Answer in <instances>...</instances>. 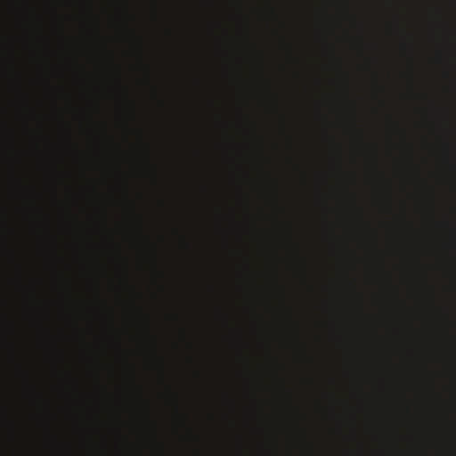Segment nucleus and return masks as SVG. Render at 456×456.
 I'll return each instance as SVG.
<instances>
[{"label":"nucleus","mask_w":456,"mask_h":456,"mask_svg":"<svg viewBox=\"0 0 456 456\" xmlns=\"http://www.w3.org/2000/svg\"><path fill=\"white\" fill-rule=\"evenodd\" d=\"M18 91L20 101V110L24 126L28 130V118L34 115V110L30 105V94L28 88V81L26 77L20 75L17 81Z\"/></svg>","instance_id":"f257e3e1"},{"label":"nucleus","mask_w":456,"mask_h":456,"mask_svg":"<svg viewBox=\"0 0 456 456\" xmlns=\"http://www.w3.org/2000/svg\"><path fill=\"white\" fill-rule=\"evenodd\" d=\"M20 373L22 378L26 392L28 393L30 395H34L36 394V389L31 382L30 371L23 364H20Z\"/></svg>","instance_id":"f03ea898"},{"label":"nucleus","mask_w":456,"mask_h":456,"mask_svg":"<svg viewBox=\"0 0 456 456\" xmlns=\"http://www.w3.org/2000/svg\"><path fill=\"white\" fill-rule=\"evenodd\" d=\"M20 173L22 177L28 176L31 175V171L28 168V165L25 163L23 157H20Z\"/></svg>","instance_id":"7ed1b4c3"},{"label":"nucleus","mask_w":456,"mask_h":456,"mask_svg":"<svg viewBox=\"0 0 456 456\" xmlns=\"http://www.w3.org/2000/svg\"><path fill=\"white\" fill-rule=\"evenodd\" d=\"M21 11L24 17L27 19L31 13V8L27 0H20Z\"/></svg>","instance_id":"20e7f679"},{"label":"nucleus","mask_w":456,"mask_h":456,"mask_svg":"<svg viewBox=\"0 0 456 456\" xmlns=\"http://www.w3.org/2000/svg\"><path fill=\"white\" fill-rule=\"evenodd\" d=\"M20 286L22 290L26 293L27 296H28L30 298L34 297V289L32 288H28L24 285L23 281H20Z\"/></svg>","instance_id":"39448f33"},{"label":"nucleus","mask_w":456,"mask_h":456,"mask_svg":"<svg viewBox=\"0 0 456 456\" xmlns=\"http://www.w3.org/2000/svg\"><path fill=\"white\" fill-rule=\"evenodd\" d=\"M20 276L21 278L23 277V266H20Z\"/></svg>","instance_id":"423d86ee"}]
</instances>
